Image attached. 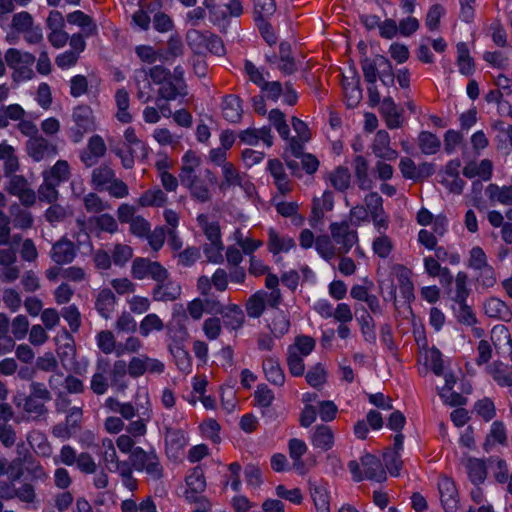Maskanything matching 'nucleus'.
<instances>
[{
  "label": "nucleus",
  "mask_w": 512,
  "mask_h": 512,
  "mask_svg": "<svg viewBox=\"0 0 512 512\" xmlns=\"http://www.w3.org/2000/svg\"><path fill=\"white\" fill-rule=\"evenodd\" d=\"M220 315L223 317L225 326L232 330L240 328L244 322V313L236 304L224 306Z\"/></svg>",
  "instance_id": "nucleus-39"
},
{
  "label": "nucleus",
  "mask_w": 512,
  "mask_h": 512,
  "mask_svg": "<svg viewBox=\"0 0 512 512\" xmlns=\"http://www.w3.org/2000/svg\"><path fill=\"white\" fill-rule=\"evenodd\" d=\"M166 453L170 458H178L188 444V437L181 429L169 428L165 435Z\"/></svg>",
  "instance_id": "nucleus-24"
},
{
  "label": "nucleus",
  "mask_w": 512,
  "mask_h": 512,
  "mask_svg": "<svg viewBox=\"0 0 512 512\" xmlns=\"http://www.w3.org/2000/svg\"><path fill=\"white\" fill-rule=\"evenodd\" d=\"M73 125L69 129V137L74 143L83 140L85 134L96 129V119L93 110L87 105H80L73 109Z\"/></svg>",
  "instance_id": "nucleus-6"
},
{
  "label": "nucleus",
  "mask_w": 512,
  "mask_h": 512,
  "mask_svg": "<svg viewBox=\"0 0 512 512\" xmlns=\"http://www.w3.org/2000/svg\"><path fill=\"white\" fill-rule=\"evenodd\" d=\"M424 364L429 366L437 376L444 374L442 354L437 348L432 347L425 350Z\"/></svg>",
  "instance_id": "nucleus-60"
},
{
  "label": "nucleus",
  "mask_w": 512,
  "mask_h": 512,
  "mask_svg": "<svg viewBox=\"0 0 512 512\" xmlns=\"http://www.w3.org/2000/svg\"><path fill=\"white\" fill-rule=\"evenodd\" d=\"M5 61L13 70L14 80L28 81L33 78L35 57L31 53L16 48H10L5 53Z\"/></svg>",
  "instance_id": "nucleus-5"
},
{
  "label": "nucleus",
  "mask_w": 512,
  "mask_h": 512,
  "mask_svg": "<svg viewBox=\"0 0 512 512\" xmlns=\"http://www.w3.org/2000/svg\"><path fill=\"white\" fill-rule=\"evenodd\" d=\"M381 112L386 125L390 129L401 127L403 123L402 111H400L392 98L388 97L382 101Z\"/></svg>",
  "instance_id": "nucleus-30"
},
{
  "label": "nucleus",
  "mask_w": 512,
  "mask_h": 512,
  "mask_svg": "<svg viewBox=\"0 0 512 512\" xmlns=\"http://www.w3.org/2000/svg\"><path fill=\"white\" fill-rule=\"evenodd\" d=\"M131 274L135 279H152L154 281L165 280L168 271L158 262L146 258H136L131 267Z\"/></svg>",
  "instance_id": "nucleus-9"
},
{
  "label": "nucleus",
  "mask_w": 512,
  "mask_h": 512,
  "mask_svg": "<svg viewBox=\"0 0 512 512\" xmlns=\"http://www.w3.org/2000/svg\"><path fill=\"white\" fill-rule=\"evenodd\" d=\"M77 254L74 243L67 238H62L53 244L50 257L58 265L71 263Z\"/></svg>",
  "instance_id": "nucleus-22"
},
{
  "label": "nucleus",
  "mask_w": 512,
  "mask_h": 512,
  "mask_svg": "<svg viewBox=\"0 0 512 512\" xmlns=\"http://www.w3.org/2000/svg\"><path fill=\"white\" fill-rule=\"evenodd\" d=\"M267 293L258 291L253 294L247 301L246 311L249 317L258 318L265 310Z\"/></svg>",
  "instance_id": "nucleus-54"
},
{
  "label": "nucleus",
  "mask_w": 512,
  "mask_h": 512,
  "mask_svg": "<svg viewBox=\"0 0 512 512\" xmlns=\"http://www.w3.org/2000/svg\"><path fill=\"white\" fill-rule=\"evenodd\" d=\"M104 406L109 412L120 414L126 420H131L138 412L130 402H120L113 397H108Z\"/></svg>",
  "instance_id": "nucleus-43"
},
{
  "label": "nucleus",
  "mask_w": 512,
  "mask_h": 512,
  "mask_svg": "<svg viewBox=\"0 0 512 512\" xmlns=\"http://www.w3.org/2000/svg\"><path fill=\"white\" fill-rule=\"evenodd\" d=\"M486 195L492 203L512 204V186L500 187L496 184H489L486 188Z\"/></svg>",
  "instance_id": "nucleus-42"
},
{
  "label": "nucleus",
  "mask_w": 512,
  "mask_h": 512,
  "mask_svg": "<svg viewBox=\"0 0 512 512\" xmlns=\"http://www.w3.org/2000/svg\"><path fill=\"white\" fill-rule=\"evenodd\" d=\"M201 157L194 151H187L182 157L179 181L189 190L192 197L200 202L210 199V187L216 182L214 174L209 169L201 167Z\"/></svg>",
  "instance_id": "nucleus-1"
},
{
  "label": "nucleus",
  "mask_w": 512,
  "mask_h": 512,
  "mask_svg": "<svg viewBox=\"0 0 512 512\" xmlns=\"http://www.w3.org/2000/svg\"><path fill=\"white\" fill-rule=\"evenodd\" d=\"M137 406L138 413L140 418L134 421H131L126 430L130 436L134 437H142L147 432V423L152 418V408L149 400L148 392L145 389L139 390L137 392Z\"/></svg>",
  "instance_id": "nucleus-7"
},
{
  "label": "nucleus",
  "mask_w": 512,
  "mask_h": 512,
  "mask_svg": "<svg viewBox=\"0 0 512 512\" xmlns=\"http://www.w3.org/2000/svg\"><path fill=\"white\" fill-rule=\"evenodd\" d=\"M268 250L273 255L288 253L295 247L294 239L288 235L278 233L274 228L268 229Z\"/></svg>",
  "instance_id": "nucleus-27"
},
{
  "label": "nucleus",
  "mask_w": 512,
  "mask_h": 512,
  "mask_svg": "<svg viewBox=\"0 0 512 512\" xmlns=\"http://www.w3.org/2000/svg\"><path fill=\"white\" fill-rule=\"evenodd\" d=\"M333 194L330 191H324L321 197L313 199L312 214L316 221L320 220L325 212L333 208Z\"/></svg>",
  "instance_id": "nucleus-49"
},
{
  "label": "nucleus",
  "mask_w": 512,
  "mask_h": 512,
  "mask_svg": "<svg viewBox=\"0 0 512 512\" xmlns=\"http://www.w3.org/2000/svg\"><path fill=\"white\" fill-rule=\"evenodd\" d=\"M115 296L110 289H102L96 298V309L99 314L108 319L115 308Z\"/></svg>",
  "instance_id": "nucleus-44"
},
{
  "label": "nucleus",
  "mask_w": 512,
  "mask_h": 512,
  "mask_svg": "<svg viewBox=\"0 0 512 512\" xmlns=\"http://www.w3.org/2000/svg\"><path fill=\"white\" fill-rule=\"evenodd\" d=\"M310 442L314 449L321 452L331 450L335 444V434L332 428L325 424L316 425L310 435Z\"/></svg>",
  "instance_id": "nucleus-17"
},
{
  "label": "nucleus",
  "mask_w": 512,
  "mask_h": 512,
  "mask_svg": "<svg viewBox=\"0 0 512 512\" xmlns=\"http://www.w3.org/2000/svg\"><path fill=\"white\" fill-rule=\"evenodd\" d=\"M89 223L94 225L100 232L114 234L118 231L116 219L110 214H100L89 219Z\"/></svg>",
  "instance_id": "nucleus-61"
},
{
  "label": "nucleus",
  "mask_w": 512,
  "mask_h": 512,
  "mask_svg": "<svg viewBox=\"0 0 512 512\" xmlns=\"http://www.w3.org/2000/svg\"><path fill=\"white\" fill-rule=\"evenodd\" d=\"M466 468L470 480L475 484H481L486 478V465L484 461L476 458L468 459Z\"/></svg>",
  "instance_id": "nucleus-58"
},
{
  "label": "nucleus",
  "mask_w": 512,
  "mask_h": 512,
  "mask_svg": "<svg viewBox=\"0 0 512 512\" xmlns=\"http://www.w3.org/2000/svg\"><path fill=\"white\" fill-rule=\"evenodd\" d=\"M492 171V162L488 159H483L480 162H468L463 168V175L469 179L479 177L484 181H488L492 177Z\"/></svg>",
  "instance_id": "nucleus-28"
},
{
  "label": "nucleus",
  "mask_w": 512,
  "mask_h": 512,
  "mask_svg": "<svg viewBox=\"0 0 512 512\" xmlns=\"http://www.w3.org/2000/svg\"><path fill=\"white\" fill-rule=\"evenodd\" d=\"M197 222L203 230L208 242L222 241L218 222L210 221L206 214L198 215Z\"/></svg>",
  "instance_id": "nucleus-55"
},
{
  "label": "nucleus",
  "mask_w": 512,
  "mask_h": 512,
  "mask_svg": "<svg viewBox=\"0 0 512 512\" xmlns=\"http://www.w3.org/2000/svg\"><path fill=\"white\" fill-rule=\"evenodd\" d=\"M128 373V364L124 360H116L111 368V384L118 388H125V377Z\"/></svg>",
  "instance_id": "nucleus-64"
},
{
  "label": "nucleus",
  "mask_w": 512,
  "mask_h": 512,
  "mask_svg": "<svg viewBox=\"0 0 512 512\" xmlns=\"http://www.w3.org/2000/svg\"><path fill=\"white\" fill-rule=\"evenodd\" d=\"M438 489L442 506L446 512L459 508L458 494L454 482L448 477H441Z\"/></svg>",
  "instance_id": "nucleus-21"
},
{
  "label": "nucleus",
  "mask_w": 512,
  "mask_h": 512,
  "mask_svg": "<svg viewBox=\"0 0 512 512\" xmlns=\"http://www.w3.org/2000/svg\"><path fill=\"white\" fill-rule=\"evenodd\" d=\"M507 440V434L505 426L502 422L495 421L490 427V431L487 434L484 442L485 451H491L497 445H504Z\"/></svg>",
  "instance_id": "nucleus-37"
},
{
  "label": "nucleus",
  "mask_w": 512,
  "mask_h": 512,
  "mask_svg": "<svg viewBox=\"0 0 512 512\" xmlns=\"http://www.w3.org/2000/svg\"><path fill=\"white\" fill-rule=\"evenodd\" d=\"M28 155L36 162L54 158L58 154L56 145L42 136L31 137L26 144Z\"/></svg>",
  "instance_id": "nucleus-13"
},
{
  "label": "nucleus",
  "mask_w": 512,
  "mask_h": 512,
  "mask_svg": "<svg viewBox=\"0 0 512 512\" xmlns=\"http://www.w3.org/2000/svg\"><path fill=\"white\" fill-rule=\"evenodd\" d=\"M263 370L266 379L273 385L282 386L285 382L284 372L279 361L274 357H268L263 361Z\"/></svg>",
  "instance_id": "nucleus-36"
},
{
  "label": "nucleus",
  "mask_w": 512,
  "mask_h": 512,
  "mask_svg": "<svg viewBox=\"0 0 512 512\" xmlns=\"http://www.w3.org/2000/svg\"><path fill=\"white\" fill-rule=\"evenodd\" d=\"M129 463L132 469L145 473L152 480H158L163 475V467L154 451L136 447L129 457Z\"/></svg>",
  "instance_id": "nucleus-4"
},
{
  "label": "nucleus",
  "mask_w": 512,
  "mask_h": 512,
  "mask_svg": "<svg viewBox=\"0 0 512 512\" xmlns=\"http://www.w3.org/2000/svg\"><path fill=\"white\" fill-rule=\"evenodd\" d=\"M289 456L293 460L294 468L303 473L304 463L301 460L302 456L307 452L308 447L303 440L293 438L288 443Z\"/></svg>",
  "instance_id": "nucleus-46"
},
{
  "label": "nucleus",
  "mask_w": 512,
  "mask_h": 512,
  "mask_svg": "<svg viewBox=\"0 0 512 512\" xmlns=\"http://www.w3.org/2000/svg\"><path fill=\"white\" fill-rule=\"evenodd\" d=\"M194 38H201L205 43L206 48L210 52L216 55H221L224 53V45L218 36L211 33L200 34L197 31L189 32L188 39L193 40Z\"/></svg>",
  "instance_id": "nucleus-50"
},
{
  "label": "nucleus",
  "mask_w": 512,
  "mask_h": 512,
  "mask_svg": "<svg viewBox=\"0 0 512 512\" xmlns=\"http://www.w3.org/2000/svg\"><path fill=\"white\" fill-rule=\"evenodd\" d=\"M280 56H267V60L271 64H275L276 67L285 75H290L297 70V64L294 58L291 56V46L288 43L282 42L280 44Z\"/></svg>",
  "instance_id": "nucleus-26"
},
{
  "label": "nucleus",
  "mask_w": 512,
  "mask_h": 512,
  "mask_svg": "<svg viewBox=\"0 0 512 512\" xmlns=\"http://www.w3.org/2000/svg\"><path fill=\"white\" fill-rule=\"evenodd\" d=\"M6 190L9 194L17 196L25 206H31L36 201L34 190L29 187L27 180L23 176H11L6 185Z\"/></svg>",
  "instance_id": "nucleus-15"
},
{
  "label": "nucleus",
  "mask_w": 512,
  "mask_h": 512,
  "mask_svg": "<svg viewBox=\"0 0 512 512\" xmlns=\"http://www.w3.org/2000/svg\"><path fill=\"white\" fill-rule=\"evenodd\" d=\"M354 171L359 187L362 190H369L373 182L368 175V162L363 156H357L354 160Z\"/></svg>",
  "instance_id": "nucleus-47"
},
{
  "label": "nucleus",
  "mask_w": 512,
  "mask_h": 512,
  "mask_svg": "<svg viewBox=\"0 0 512 512\" xmlns=\"http://www.w3.org/2000/svg\"><path fill=\"white\" fill-rule=\"evenodd\" d=\"M115 179V173L109 166H100L92 172V183L97 189L105 188Z\"/></svg>",
  "instance_id": "nucleus-57"
},
{
  "label": "nucleus",
  "mask_w": 512,
  "mask_h": 512,
  "mask_svg": "<svg viewBox=\"0 0 512 512\" xmlns=\"http://www.w3.org/2000/svg\"><path fill=\"white\" fill-rule=\"evenodd\" d=\"M348 468L353 479L357 482L363 479L381 482L386 478L382 463L377 457L371 454L363 455L360 459V463L355 460L350 461Z\"/></svg>",
  "instance_id": "nucleus-3"
},
{
  "label": "nucleus",
  "mask_w": 512,
  "mask_h": 512,
  "mask_svg": "<svg viewBox=\"0 0 512 512\" xmlns=\"http://www.w3.org/2000/svg\"><path fill=\"white\" fill-rule=\"evenodd\" d=\"M123 138V142L115 145L112 151L121 159L123 167L130 169L134 165L135 157L146 156L147 148L133 127L125 129Z\"/></svg>",
  "instance_id": "nucleus-2"
},
{
  "label": "nucleus",
  "mask_w": 512,
  "mask_h": 512,
  "mask_svg": "<svg viewBox=\"0 0 512 512\" xmlns=\"http://www.w3.org/2000/svg\"><path fill=\"white\" fill-rule=\"evenodd\" d=\"M315 348V340L310 336H298L288 350L297 355L307 357Z\"/></svg>",
  "instance_id": "nucleus-63"
},
{
  "label": "nucleus",
  "mask_w": 512,
  "mask_h": 512,
  "mask_svg": "<svg viewBox=\"0 0 512 512\" xmlns=\"http://www.w3.org/2000/svg\"><path fill=\"white\" fill-rule=\"evenodd\" d=\"M68 23L80 27L85 36L89 37L97 32V26L92 18L80 10L73 11L67 15Z\"/></svg>",
  "instance_id": "nucleus-38"
},
{
  "label": "nucleus",
  "mask_w": 512,
  "mask_h": 512,
  "mask_svg": "<svg viewBox=\"0 0 512 512\" xmlns=\"http://www.w3.org/2000/svg\"><path fill=\"white\" fill-rule=\"evenodd\" d=\"M156 282L157 284L152 290V296L155 301H174L181 295V286L177 281L170 280L167 277L165 280Z\"/></svg>",
  "instance_id": "nucleus-23"
},
{
  "label": "nucleus",
  "mask_w": 512,
  "mask_h": 512,
  "mask_svg": "<svg viewBox=\"0 0 512 512\" xmlns=\"http://www.w3.org/2000/svg\"><path fill=\"white\" fill-rule=\"evenodd\" d=\"M115 103L117 107L116 118L119 122L128 124L132 122L133 117L129 111L130 96L125 89H118L115 93Z\"/></svg>",
  "instance_id": "nucleus-35"
},
{
  "label": "nucleus",
  "mask_w": 512,
  "mask_h": 512,
  "mask_svg": "<svg viewBox=\"0 0 512 512\" xmlns=\"http://www.w3.org/2000/svg\"><path fill=\"white\" fill-rule=\"evenodd\" d=\"M311 497L317 512H330L329 492L326 486H313L311 488Z\"/></svg>",
  "instance_id": "nucleus-51"
},
{
  "label": "nucleus",
  "mask_w": 512,
  "mask_h": 512,
  "mask_svg": "<svg viewBox=\"0 0 512 512\" xmlns=\"http://www.w3.org/2000/svg\"><path fill=\"white\" fill-rule=\"evenodd\" d=\"M222 113L227 121L239 122L243 113L240 98L235 95L225 96L222 102Z\"/></svg>",
  "instance_id": "nucleus-34"
},
{
  "label": "nucleus",
  "mask_w": 512,
  "mask_h": 512,
  "mask_svg": "<svg viewBox=\"0 0 512 512\" xmlns=\"http://www.w3.org/2000/svg\"><path fill=\"white\" fill-rule=\"evenodd\" d=\"M187 93V86L181 72H179V76L170 77L158 88V98L164 101L183 99Z\"/></svg>",
  "instance_id": "nucleus-14"
},
{
  "label": "nucleus",
  "mask_w": 512,
  "mask_h": 512,
  "mask_svg": "<svg viewBox=\"0 0 512 512\" xmlns=\"http://www.w3.org/2000/svg\"><path fill=\"white\" fill-rule=\"evenodd\" d=\"M488 373L492 376L494 381L502 387L512 386V367L500 362L495 361L487 367Z\"/></svg>",
  "instance_id": "nucleus-32"
},
{
  "label": "nucleus",
  "mask_w": 512,
  "mask_h": 512,
  "mask_svg": "<svg viewBox=\"0 0 512 512\" xmlns=\"http://www.w3.org/2000/svg\"><path fill=\"white\" fill-rule=\"evenodd\" d=\"M166 202L167 196L160 188L149 189L138 199V204L142 207H160L163 206Z\"/></svg>",
  "instance_id": "nucleus-53"
},
{
  "label": "nucleus",
  "mask_w": 512,
  "mask_h": 512,
  "mask_svg": "<svg viewBox=\"0 0 512 512\" xmlns=\"http://www.w3.org/2000/svg\"><path fill=\"white\" fill-rule=\"evenodd\" d=\"M239 137L243 142L249 145H257L260 141H262L267 147H270L273 144L271 129L266 126L259 129L248 128L242 131Z\"/></svg>",
  "instance_id": "nucleus-29"
},
{
  "label": "nucleus",
  "mask_w": 512,
  "mask_h": 512,
  "mask_svg": "<svg viewBox=\"0 0 512 512\" xmlns=\"http://www.w3.org/2000/svg\"><path fill=\"white\" fill-rule=\"evenodd\" d=\"M204 6L209 10L211 18L215 22L226 19L228 16L238 17L243 12L239 0H231L224 5L216 4V0H204Z\"/></svg>",
  "instance_id": "nucleus-16"
},
{
  "label": "nucleus",
  "mask_w": 512,
  "mask_h": 512,
  "mask_svg": "<svg viewBox=\"0 0 512 512\" xmlns=\"http://www.w3.org/2000/svg\"><path fill=\"white\" fill-rule=\"evenodd\" d=\"M100 457L104 467L113 473L118 471H127L128 461H120L116 452L114 441L110 438H104L101 441Z\"/></svg>",
  "instance_id": "nucleus-12"
},
{
  "label": "nucleus",
  "mask_w": 512,
  "mask_h": 512,
  "mask_svg": "<svg viewBox=\"0 0 512 512\" xmlns=\"http://www.w3.org/2000/svg\"><path fill=\"white\" fill-rule=\"evenodd\" d=\"M331 237L338 247L339 254L348 253L358 242V233L346 221L332 222L329 226Z\"/></svg>",
  "instance_id": "nucleus-8"
},
{
  "label": "nucleus",
  "mask_w": 512,
  "mask_h": 512,
  "mask_svg": "<svg viewBox=\"0 0 512 512\" xmlns=\"http://www.w3.org/2000/svg\"><path fill=\"white\" fill-rule=\"evenodd\" d=\"M27 440L37 455L41 457H50L52 455V447L47 437L40 431L30 432Z\"/></svg>",
  "instance_id": "nucleus-41"
},
{
  "label": "nucleus",
  "mask_w": 512,
  "mask_h": 512,
  "mask_svg": "<svg viewBox=\"0 0 512 512\" xmlns=\"http://www.w3.org/2000/svg\"><path fill=\"white\" fill-rule=\"evenodd\" d=\"M164 370L165 365L162 361L147 355L134 356L128 363V374L133 378H138L145 373L159 375Z\"/></svg>",
  "instance_id": "nucleus-10"
},
{
  "label": "nucleus",
  "mask_w": 512,
  "mask_h": 512,
  "mask_svg": "<svg viewBox=\"0 0 512 512\" xmlns=\"http://www.w3.org/2000/svg\"><path fill=\"white\" fill-rule=\"evenodd\" d=\"M457 66L462 75H472L475 71L474 60L470 55L468 46L464 42L457 44Z\"/></svg>",
  "instance_id": "nucleus-40"
},
{
  "label": "nucleus",
  "mask_w": 512,
  "mask_h": 512,
  "mask_svg": "<svg viewBox=\"0 0 512 512\" xmlns=\"http://www.w3.org/2000/svg\"><path fill=\"white\" fill-rule=\"evenodd\" d=\"M371 148L378 158L393 161L398 157V152L390 146V136L385 130L376 133Z\"/></svg>",
  "instance_id": "nucleus-25"
},
{
  "label": "nucleus",
  "mask_w": 512,
  "mask_h": 512,
  "mask_svg": "<svg viewBox=\"0 0 512 512\" xmlns=\"http://www.w3.org/2000/svg\"><path fill=\"white\" fill-rule=\"evenodd\" d=\"M315 249L319 256L326 261L334 259L336 255L339 254L338 247L332 237L330 238L327 235H322L316 238Z\"/></svg>",
  "instance_id": "nucleus-45"
},
{
  "label": "nucleus",
  "mask_w": 512,
  "mask_h": 512,
  "mask_svg": "<svg viewBox=\"0 0 512 512\" xmlns=\"http://www.w3.org/2000/svg\"><path fill=\"white\" fill-rule=\"evenodd\" d=\"M418 145L423 154L434 155L440 150L441 142L435 134L423 131L418 136Z\"/></svg>",
  "instance_id": "nucleus-48"
},
{
  "label": "nucleus",
  "mask_w": 512,
  "mask_h": 512,
  "mask_svg": "<svg viewBox=\"0 0 512 512\" xmlns=\"http://www.w3.org/2000/svg\"><path fill=\"white\" fill-rule=\"evenodd\" d=\"M164 329V322L155 313L147 314L140 322L139 332L141 336L148 337L153 332H160Z\"/></svg>",
  "instance_id": "nucleus-52"
},
{
  "label": "nucleus",
  "mask_w": 512,
  "mask_h": 512,
  "mask_svg": "<svg viewBox=\"0 0 512 512\" xmlns=\"http://www.w3.org/2000/svg\"><path fill=\"white\" fill-rule=\"evenodd\" d=\"M470 289L468 287V276L465 272L459 271L455 277V288L452 299L456 303L466 302Z\"/></svg>",
  "instance_id": "nucleus-59"
},
{
  "label": "nucleus",
  "mask_w": 512,
  "mask_h": 512,
  "mask_svg": "<svg viewBox=\"0 0 512 512\" xmlns=\"http://www.w3.org/2000/svg\"><path fill=\"white\" fill-rule=\"evenodd\" d=\"M110 369V362L104 357H99L96 361V371L92 375L90 388L97 395H103L108 391L109 378L107 373Z\"/></svg>",
  "instance_id": "nucleus-19"
},
{
  "label": "nucleus",
  "mask_w": 512,
  "mask_h": 512,
  "mask_svg": "<svg viewBox=\"0 0 512 512\" xmlns=\"http://www.w3.org/2000/svg\"><path fill=\"white\" fill-rule=\"evenodd\" d=\"M24 109L18 104H11L0 108V127H6L10 121L21 120Z\"/></svg>",
  "instance_id": "nucleus-62"
},
{
  "label": "nucleus",
  "mask_w": 512,
  "mask_h": 512,
  "mask_svg": "<svg viewBox=\"0 0 512 512\" xmlns=\"http://www.w3.org/2000/svg\"><path fill=\"white\" fill-rule=\"evenodd\" d=\"M71 175L70 165L66 160H58L49 169L43 171V179L52 181L58 185L66 182Z\"/></svg>",
  "instance_id": "nucleus-33"
},
{
  "label": "nucleus",
  "mask_w": 512,
  "mask_h": 512,
  "mask_svg": "<svg viewBox=\"0 0 512 512\" xmlns=\"http://www.w3.org/2000/svg\"><path fill=\"white\" fill-rule=\"evenodd\" d=\"M484 313L490 318L508 320L512 313L507 304L497 297H490L483 303Z\"/></svg>",
  "instance_id": "nucleus-31"
},
{
  "label": "nucleus",
  "mask_w": 512,
  "mask_h": 512,
  "mask_svg": "<svg viewBox=\"0 0 512 512\" xmlns=\"http://www.w3.org/2000/svg\"><path fill=\"white\" fill-rule=\"evenodd\" d=\"M222 176L223 180L220 184L221 190H227L231 187L239 186L247 193H250L251 190L254 189L253 185L246 179V177L241 175L231 163L223 165Z\"/></svg>",
  "instance_id": "nucleus-20"
},
{
  "label": "nucleus",
  "mask_w": 512,
  "mask_h": 512,
  "mask_svg": "<svg viewBox=\"0 0 512 512\" xmlns=\"http://www.w3.org/2000/svg\"><path fill=\"white\" fill-rule=\"evenodd\" d=\"M497 283V276L494 268L490 265L486 268L477 270L475 285L477 290H488Z\"/></svg>",
  "instance_id": "nucleus-56"
},
{
  "label": "nucleus",
  "mask_w": 512,
  "mask_h": 512,
  "mask_svg": "<svg viewBox=\"0 0 512 512\" xmlns=\"http://www.w3.org/2000/svg\"><path fill=\"white\" fill-rule=\"evenodd\" d=\"M106 153V144L100 135L88 140L87 148L80 153V160L86 167H92Z\"/></svg>",
  "instance_id": "nucleus-18"
},
{
  "label": "nucleus",
  "mask_w": 512,
  "mask_h": 512,
  "mask_svg": "<svg viewBox=\"0 0 512 512\" xmlns=\"http://www.w3.org/2000/svg\"><path fill=\"white\" fill-rule=\"evenodd\" d=\"M186 490L184 497L189 503H198L205 500L203 493L206 489V479L200 467H195L186 476Z\"/></svg>",
  "instance_id": "nucleus-11"
}]
</instances>
